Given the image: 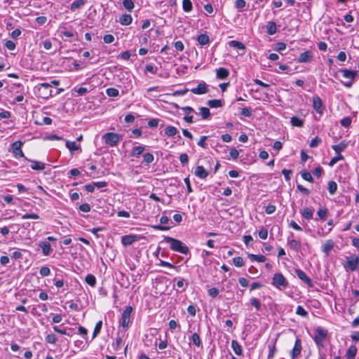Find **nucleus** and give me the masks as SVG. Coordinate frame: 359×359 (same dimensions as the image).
Here are the masks:
<instances>
[{
  "instance_id": "nucleus-1",
  "label": "nucleus",
  "mask_w": 359,
  "mask_h": 359,
  "mask_svg": "<svg viewBox=\"0 0 359 359\" xmlns=\"http://www.w3.org/2000/svg\"><path fill=\"white\" fill-rule=\"evenodd\" d=\"M358 72L349 69H339L335 73V78L339 79L346 87L351 88Z\"/></svg>"
},
{
  "instance_id": "nucleus-2",
  "label": "nucleus",
  "mask_w": 359,
  "mask_h": 359,
  "mask_svg": "<svg viewBox=\"0 0 359 359\" xmlns=\"http://www.w3.org/2000/svg\"><path fill=\"white\" fill-rule=\"evenodd\" d=\"M163 240L165 242L170 244V248L171 250L179 252L184 255H187L189 252V248L184 245L181 241L167 236H164Z\"/></svg>"
},
{
  "instance_id": "nucleus-3",
  "label": "nucleus",
  "mask_w": 359,
  "mask_h": 359,
  "mask_svg": "<svg viewBox=\"0 0 359 359\" xmlns=\"http://www.w3.org/2000/svg\"><path fill=\"white\" fill-rule=\"evenodd\" d=\"M315 334L313 340L319 348H323V341L327 337L328 331L322 327L318 326L315 328Z\"/></svg>"
},
{
  "instance_id": "nucleus-4",
  "label": "nucleus",
  "mask_w": 359,
  "mask_h": 359,
  "mask_svg": "<svg viewBox=\"0 0 359 359\" xmlns=\"http://www.w3.org/2000/svg\"><path fill=\"white\" fill-rule=\"evenodd\" d=\"M121 135L111 132L102 135V139L105 143L111 147H115L121 140Z\"/></svg>"
},
{
  "instance_id": "nucleus-5",
  "label": "nucleus",
  "mask_w": 359,
  "mask_h": 359,
  "mask_svg": "<svg viewBox=\"0 0 359 359\" xmlns=\"http://www.w3.org/2000/svg\"><path fill=\"white\" fill-rule=\"evenodd\" d=\"M133 311V308L131 306H127L122 315L121 318L120 319V325L123 327V329L126 330L128 329L130 323V314Z\"/></svg>"
},
{
  "instance_id": "nucleus-6",
  "label": "nucleus",
  "mask_w": 359,
  "mask_h": 359,
  "mask_svg": "<svg viewBox=\"0 0 359 359\" xmlns=\"http://www.w3.org/2000/svg\"><path fill=\"white\" fill-rule=\"evenodd\" d=\"M271 284L277 288L286 287L288 283L283 275L280 273H275Z\"/></svg>"
},
{
  "instance_id": "nucleus-7",
  "label": "nucleus",
  "mask_w": 359,
  "mask_h": 359,
  "mask_svg": "<svg viewBox=\"0 0 359 359\" xmlns=\"http://www.w3.org/2000/svg\"><path fill=\"white\" fill-rule=\"evenodd\" d=\"M23 145L22 142L15 141L11 144L12 152L15 158L23 157L25 160L27 158L25 156L24 153L22 150V146Z\"/></svg>"
},
{
  "instance_id": "nucleus-8",
  "label": "nucleus",
  "mask_w": 359,
  "mask_h": 359,
  "mask_svg": "<svg viewBox=\"0 0 359 359\" xmlns=\"http://www.w3.org/2000/svg\"><path fill=\"white\" fill-rule=\"evenodd\" d=\"M359 266V258L356 255H353L348 259L346 262L344 264V267L351 270V271H355L357 270Z\"/></svg>"
},
{
  "instance_id": "nucleus-9",
  "label": "nucleus",
  "mask_w": 359,
  "mask_h": 359,
  "mask_svg": "<svg viewBox=\"0 0 359 359\" xmlns=\"http://www.w3.org/2000/svg\"><path fill=\"white\" fill-rule=\"evenodd\" d=\"M50 84L48 83H41L39 86L40 96H41L43 98H48L49 97H51L53 95L52 90L50 89Z\"/></svg>"
},
{
  "instance_id": "nucleus-10",
  "label": "nucleus",
  "mask_w": 359,
  "mask_h": 359,
  "mask_svg": "<svg viewBox=\"0 0 359 359\" xmlns=\"http://www.w3.org/2000/svg\"><path fill=\"white\" fill-rule=\"evenodd\" d=\"M190 91L196 95H203L208 92V88L207 84L202 81L197 86V87L191 88Z\"/></svg>"
},
{
  "instance_id": "nucleus-11",
  "label": "nucleus",
  "mask_w": 359,
  "mask_h": 359,
  "mask_svg": "<svg viewBox=\"0 0 359 359\" xmlns=\"http://www.w3.org/2000/svg\"><path fill=\"white\" fill-rule=\"evenodd\" d=\"M302 341L299 338H297L295 340L294 346L291 351V358L292 359L297 358L301 353L302 351Z\"/></svg>"
},
{
  "instance_id": "nucleus-12",
  "label": "nucleus",
  "mask_w": 359,
  "mask_h": 359,
  "mask_svg": "<svg viewBox=\"0 0 359 359\" xmlns=\"http://www.w3.org/2000/svg\"><path fill=\"white\" fill-rule=\"evenodd\" d=\"M295 273L300 280L304 281L309 286H312L311 280L306 276V274L302 270L299 269H295Z\"/></svg>"
},
{
  "instance_id": "nucleus-13",
  "label": "nucleus",
  "mask_w": 359,
  "mask_h": 359,
  "mask_svg": "<svg viewBox=\"0 0 359 359\" xmlns=\"http://www.w3.org/2000/svg\"><path fill=\"white\" fill-rule=\"evenodd\" d=\"M138 241V237L137 236L133 235H126L122 237L121 243L123 245H130L133 244L134 242Z\"/></svg>"
},
{
  "instance_id": "nucleus-14",
  "label": "nucleus",
  "mask_w": 359,
  "mask_h": 359,
  "mask_svg": "<svg viewBox=\"0 0 359 359\" xmlns=\"http://www.w3.org/2000/svg\"><path fill=\"white\" fill-rule=\"evenodd\" d=\"M313 56V53L311 50H306L300 54L298 61L301 62H309L312 60Z\"/></svg>"
},
{
  "instance_id": "nucleus-15",
  "label": "nucleus",
  "mask_w": 359,
  "mask_h": 359,
  "mask_svg": "<svg viewBox=\"0 0 359 359\" xmlns=\"http://www.w3.org/2000/svg\"><path fill=\"white\" fill-rule=\"evenodd\" d=\"M323 102L321 99L318 96L315 95L313 97V107L315 111L318 113H322Z\"/></svg>"
},
{
  "instance_id": "nucleus-16",
  "label": "nucleus",
  "mask_w": 359,
  "mask_h": 359,
  "mask_svg": "<svg viewBox=\"0 0 359 359\" xmlns=\"http://www.w3.org/2000/svg\"><path fill=\"white\" fill-rule=\"evenodd\" d=\"M194 174L201 179H205L208 176V172L202 165L196 168Z\"/></svg>"
},
{
  "instance_id": "nucleus-17",
  "label": "nucleus",
  "mask_w": 359,
  "mask_h": 359,
  "mask_svg": "<svg viewBox=\"0 0 359 359\" xmlns=\"http://www.w3.org/2000/svg\"><path fill=\"white\" fill-rule=\"evenodd\" d=\"M133 18L129 14H123L119 18V22L122 25H129L132 23Z\"/></svg>"
},
{
  "instance_id": "nucleus-18",
  "label": "nucleus",
  "mask_w": 359,
  "mask_h": 359,
  "mask_svg": "<svg viewBox=\"0 0 359 359\" xmlns=\"http://www.w3.org/2000/svg\"><path fill=\"white\" fill-rule=\"evenodd\" d=\"M39 245L42 249L44 255L47 256L50 254L51 246L48 242L42 241L39 244Z\"/></svg>"
},
{
  "instance_id": "nucleus-19",
  "label": "nucleus",
  "mask_w": 359,
  "mask_h": 359,
  "mask_svg": "<svg viewBox=\"0 0 359 359\" xmlns=\"http://www.w3.org/2000/svg\"><path fill=\"white\" fill-rule=\"evenodd\" d=\"M231 348L233 350L234 353L237 355H241L243 353V348L239 343L236 340L231 341Z\"/></svg>"
},
{
  "instance_id": "nucleus-20",
  "label": "nucleus",
  "mask_w": 359,
  "mask_h": 359,
  "mask_svg": "<svg viewBox=\"0 0 359 359\" xmlns=\"http://www.w3.org/2000/svg\"><path fill=\"white\" fill-rule=\"evenodd\" d=\"M197 41L200 45L205 46L210 43V37L206 34H201L198 36Z\"/></svg>"
},
{
  "instance_id": "nucleus-21",
  "label": "nucleus",
  "mask_w": 359,
  "mask_h": 359,
  "mask_svg": "<svg viewBox=\"0 0 359 359\" xmlns=\"http://www.w3.org/2000/svg\"><path fill=\"white\" fill-rule=\"evenodd\" d=\"M27 161L32 162V164L31 165V168L32 170L41 171L45 168L44 163H43L40 161H32V160H29V159H27Z\"/></svg>"
},
{
  "instance_id": "nucleus-22",
  "label": "nucleus",
  "mask_w": 359,
  "mask_h": 359,
  "mask_svg": "<svg viewBox=\"0 0 359 359\" xmlns=\"http://www.w3.org/2000/svg\"><path fill=\"white\" fill-rule=\"evenodd\" d=\"M216 75L217 79L223 80L228 77L229 72L227 69H217Z\"/></svg>"
},
{
  "instance_id": "nucleus-23",
  "label": "nucleus",
  "mask_w": 359,
  "mask_h": 359,
  "mask_svg": "<svg viewBox=\"0 0 359 359\" xmlns=\"http://www.w3.org/2000/svg\"><path fill=\"white\" fill-rule=\"evenodd\" d=\"M178 133V130L172 126H168L165 128V135L168 137H174L175 135Z\"/></svg>"
},
{
  "instance_id": "nucleus-24",
  "label": "nucleus",
  "mask_w": 359,
  "mask_h": 359,
  "mask_svg": "<svg viewBox=\"0 0 359 359\" xmlns=\"http://www.w3.org/2000/svg\"><path fill=\"white\" fill-rule=\"evenodd\" d=\"M333 241L332 240H327L322 247L323 252H325L327 255H328L330 250L333 248Z\"/></svg>"
},
{
  "instance_id": "nucleus-25",
  "label": "nucleus",
  "mask_w": 359,
  "mask_h": 359,
  "mask_svg": "<svg viewBox=\"0 0 359 359\" xmlns=\"http://www.w3.org/2000/svg\"><path fill=\"white\" fill-rule=\"evenodd\" d=\"M144 150L145 147L144 146L134 147L131 151V156L136 158L139 157Z\"/></svg>"
},
{
  "instance_id": "nucleus-26",
  "label": "nucleus",
  "mask_w": 359,
  "mask_h": 359,
  "mask_svg": "<svg viewBox=\"0 0 359 359\" xmlns=\"http://www.w3.org/2000/svg\"><path fill=\"white\" fill-rule=\"evenodd\" d=\"M267 33L269 35H273L277 32L276 24L275 22L271 21L266 25Z\"/></svg>"
},
{
  "instance_id": "nucleus-27",
  "label": "nucleus",
  "mask_w": 359,
  "mask_h": 359,
  "mask_svg": "<svg viewBox=\"0 0 359 359\" xmlns=\"http://www.w3.org/2000/svg\"><path fill=\"white\" fill-rule=\"evenodd\" d=\"M357 351L358 349L356 346L354 345H351L346 351V357L348 359H354L356 355Z\"/></svg>"
},
{
  "instance_id": "nucleus-28",
  "label": "nucleus",
  "mask_w": 359,
  "mask_h": 359,
  "mask_svg": "<svg viewBox=\"0 0 359 359\" xmlns=\"http://www.w3.org/2000/svg\"><path fill=\"white\" fill-rule=\"evenodd\" d=\"M346 147L347 144L344 142H341L338 144H334L332 146V149L339 154H340V152L343 151Z\"/></svg>"
},
{
  "instance_id": "nucleus-29",
  "label": "nucleus",
  "mask_w": 359,
  "mask_h": 359,
  "mask_svg": "<svg viewBox=\"0 0 359 359\" xmlns=\"http://www.w3.org/2000/svg\"><path fill=\"white\" fill-rule=\"evenodd\" d=\"M230 47L244 51L245 47V45L238 41H231L229 42Z\"/></svg>"
},
{
  "instance_id": "nucleus-30",
  "label": "nucleus",
  "mask_w": 359,
  "mask_h": 359,
  "mask_svg": "<svg viewBox=\"0 0 359 359\" xmlns=\"http://www.w3.org/2000/svg\"><path fill=\"white\" fill-rule=\"evenodd\" d=\"M248 256L252 262H264L266 259L265 256L262 255L248 254Z\"/></svg>"
},
{
  "instance_id": "nucleus-31",
  "label": "nucleus",
  "mask_w": 359,
  "mask_h": 359,
  "mask_svg": "<svg viewBox=\"0 0 359 359\" xmlns=\"http://www.w3.org/2000/svg\"><path fill=\"white\" fill-rule=\"evenodd\" d=\"M303 217L306 219H311L313 218V210L309 208H305L302 210L301 212Z\"/></svg>"
},
{
  "instance_id": "nucleus-32",
  "label": "nucleus",
  "mask_w": 359,
  "mask_h": 359,
  "mask_svg": "<svg viewBox=\"0 0 359 359\" xmlns=\"http://www.w3.org/2000/svg\"><path fill=\"white\" fill-rule=\"evenodd\" d=\"M269 352L268 354V358L271 359L273 358L275 352L276 351V342L275 341H271L268 345Z\"/></svg>"
},
{
  "instance_id": "nucleus-33",
  "label": "nucleus",
  "mask_w": 359,
  "mask_h": 359,
  "mask_svg": "<svg viewBox=\"0 0 359 359\" xmlns=\"http://www.w3.org/2000/svg\"><path fill=\"white\" fill-rule=\"evenodd\" d=\"M287 243L289 246L296 251H298L301 247L300 242L294 239L288 240Z\"/></svg>"
},
{
  "instance_id": "nucleus-34",
  "label": "nucleus",
  "mask_w": 359,
  "mask_h": 359,
  "mask_svg": "<svg viewBox=\"0 0 359 359\" xmlns=\"http://www.w3.org/2000/svg\"><path fill=\"white\" fill-rule=\"evenodd\" d=\"M85 281L91 287H95L96 285V278L93 274H88L85 278Z\"/></svg>"
},
{
  "instance_id": "nucleus-35",
  "label": "nucleus",
  "mask_w": 359,
  "mask_h": 359,
  "mask_svg": "<svg viewBox=\"0 0 359 359\" xmlns=\"http://www.w3.org/2000/svg\"><path fill=\"white\" fill-rule=\"evenodd\" d=\"M66 147L69 149L70 151H77L80 149V146L76 144L75 142H71L69 140L66 141Z\"/></svg>"
},
{
  "instance_id": "nucleus-36",
  "label": "nucleus",
  "mask_w": 359,
  "mask_h": 359,
  "mask_svg": "<svg viewBox=\"0 0 359 359\" xmlns=\"http://www.w3.org/2000/svg\"><path fill=\"white\" fill-rule=\"evenodd\" d=\"M327 189L331 195H334L337 190V184L334 181H330L328 182Z\"/></svg>"
},
{
  "instance_id": "nucleus-37",
  "label": "nucleus",
  "mask_w": 359,
  "mask_h": 359,
  "mask_svg": "<svg viewBox=\"0 0 359 359\" xmlns=\"http://www.w3.org/2000/svg\"><path fill=\"white\" fill-rule=\"evenodd\" d=\"M85 4V1L84 0H76V1H74L70 6V9L72 11H75L81 7H82L83 6H84Z\"/></svg>"
},
{
  "instance_id": "nucleus-38",
  "label": "nucleus",
  "mask_w": 359,
  "mask_h": 359,
  "mask_svg": "<svg viewBox=\"0 0 359 359\" xmlns=\"http://www.w3.org/2000/svg\"><path fill=\"white\" fill-rule=\"evenodd\" d=\"M290 123L293 126L302 127L304 125V121L296 116H292L290 120Z\"/></svg>"
},
{
  "instance_id": "nucleus-39",
  "label": "nucleus",
  "mask_w": 359,
  "mask_h": 359,
  "mask_svg": "<svg viewBox=\"0 0 359 359\" xmlns=\"http://www.w3.org/2000/svg\"><path fill=\"white\" fill-rule=\"evenodd\" d=\"M200 114L203 119H207L210 116V109L207 107H202L199 108Z\"/></svg>"
},
{
  "instance_id": "nucleus-40",
  "label": "nucleus",
  "mask_w": 359,
  "mask_h": 359,
  "mask_svg": "<svg viewBox=\"0 0 359 359\" xmlns=\"http://www.w3.org/2000/svg\"><path fill=\"white\" fill-rule=\"evenodd\" d=\"M208 105L211 108H218L222 107L220 100H210L208 102Z\"/></svg>"
},
{
  "instance_id": "nucleus-41",
  "label": "nucleus",
  "mask_w": 359,
  "mask_h": 359,
  "mask_svg": "<svg viewBox=\"0 0 359 359\" xmlns=\"http://www.w3.org/2000/svg\"><path fill=\"white\" fill-rule=\"evenodd\" d=\"M182 8L184 11L185 12H190L192 8V3L190 0H183L182 1Z\"/></svg>"
},
{
  "instance_id": "nucleus-42",
  "label": "nucleus",
  "mask_w": 359,
  "mask_h": 359,
  "mask_svg": "<svg viewBox=\"0 0 359 359\" xmlns=\"http://www.w3.org/2000/svg\"><path fill=\"white\" fill-rule=\"evenodd\" d=\"M102 321L100 320L96 323V325L95 326L93 333V339L95 338L99 334V333L100 332V330L102 329Z\"/></svg>"
},
{
  "instance_id": "nucleus-43",
  "label": "nucleus",
  "mask_w": 359,
  "mask_h": 359,
  "mask_svg": "<svg viewBox=\"0 0 359 359\" xmlns=\"http://www.w3.org/2000/svg\"><path fill=\"white\" fill-rule=\"evenodd\" d=\"M123 6L126 10L130 11L133 9L135 4L133 0H123Z\"/></svg>"
},
{
  "instance_id": "nucleus-44",
  "label": "nucleus",
  "mask_w": 359,
  "mask_h": 359,
  "mask_svg": "<svg viewBox=\"0 0 359 359\" xmlns=\"http://www.w3.org/2000/svg\"><path fill=\"white\" fill-rule=\"evenodd\" d=\"M191 340L193 342V344L198 347H199L201 345L200 336L197 333H194L192 334Z\"/></svg>"
},
{
  "instance_id": "nucleus-45",
  "label": "nucleus",
  "mask_w": 359,
  "mask_h": 359,
  "mask_svg": "<svg viewBox=\"0 0 359 359\" xmlns=\"http://www.w3.org/2000/svg\"><path fill=\"white\" fill-rule=\"evenodd\" d=\"M106 93L109 97H116L118 95V90L114 88H109L106 90Z\"/></svg>"
},
{
  "instance_id": "nucleus-46",
  "label": "nucleus",
  "mask_w": 359,
  "mask_h": 359,
  "mask_svg": "<svg viewBox=\"0 0 359 359\" xmlns=\"http://www.w3.org/2000/svg\"><path fill=\"white\" fill-rule=\"evenodd\" d=\"M302 177L306 181H308L309 182H313V177L311 176V173L308 171L304 170L302 172Z\"/></svg>"
},
{
  "instance_id": "nucleus-47",
  "label": "nucleus",
  "mask_w": 359,
  "mask_h": 359,
  "mask_svg": "<svg viewBox=\"0 0 359 359\" xmlns=\"http://www.w3.org/2000/svg\"><path fill=\"white\" fill-rule=\"evenodd\" d=\"M233 263L237 267H241L244 265V261L241 257H234L233 259Z\"/></svg>"
},
{
  "instance_id": "nucleus-48",
  "label": "nucleus",
  "mask_w": 359,
  "mask_h": 359,
  "mask_svg": "<svg viewBox=\"0 0 359 359\" xmlns=\"http://www.w3.org/2000/svg\"><path fill=\"white\" fill-rule=\"evenodd\" d=\"M250 304L256 309L257 311L261 310V303L255 297L250 299Z\"/></svg>"
},
{
  "instance_id": "nucleus-49",
  "label": "nucleus",
  "mask_w": 359,
  "mask_h": 359,
  "mask_svg": "<svg viewBox=\"0 0 359 359\" xmlns=\"http://www.w3.org/2000/svg\"><path fill=\"white\" fill-rule=\"evenodd\" d=\"M296 313L302 317H307L308 313L302 306H298L296 309Z\"/></svg>"
},
{
  "instance_id": "nucleus-50",
  "label": "nucleus",
  "mask_w": 359,
  "mask_h": 359,
  "mask_svg": "<svg viewBox=\"0 0 359 359\" xmlns=\"http://www.w3.org/2000/svg\"><path fill=\"white\" fill-rule=\"evenodd\" d=\"M327 210L325 208H320L317 212L318 217L321 219H323V220L325 219V218L327 217Z\"/></svg>"
},
{
  "instance_id": "nucleus-51",
  "label": "nucleus",
  "mask_w": 359,
  "mask_h": 359,
  "mask_svg": "<svg viewBox=\"0 0 359 359\" xmlns=\"http://www.w3.org/2000/svg\"><path fill=\"white\" fill-rule=\"evenodd\" d=\"M340 123L342 126L348 128L351 123V118L348 116L344 117L340 121Z\"/></svg>"
},
{
  "instance_id": "nucleus-52",
  "label": "nucleus",
  "mask_w": 359,
  "mask_h": 359,
  "mask_svg": "<svg viewBox=\"0 0 359 359\" xmlns=\"http://www.w3.org/2000/svg\"><path fill=\"white\" fill-rule=\"evenodd\" d=\"M143 157L144 161L148 164L152 163L154 160V155L151 153L145 154Z\"/></svg>"
},
{
  "instance_id": "nucleus-53",
  "label": "nucleus",
  "mask_w": 359,
  "mask_h": 359,
  "mask_svg": "<svg viewBox=\"0 0 359 359\" xmlns=\"http://www.w3.org/2000/svg\"><path fill=\"white\" fill-rule=\"evenodd\" d=\"M344 157L341 154H339L338 156L332 158L331 161L329 162L328 165L332 167L335 163H337L339 161L343 160Z\"/></svg>"
},
{
  "instance_id": "nucleus-54",
  "label": "nucleus",
  "mask_w": 359,
  "mask_h": 359,
  "mask_svg": "<svg viewBox=\"0 0 359 359\" xmlns=\"http://www.w3.org/2000/svg\"><path fill=\"white\" fill-rule=\"evenodd\" d=\"M22 218L24 219H37L39 218V215L36 213H26L22 216Z\"/></svg>"
},
{
  "instance_id": "nucleus-55",
  "label": "nucleus",
  "mask_w": 359,
  "mask_h": 359,
  "mask_svg": "<svg viewBox=\"0 0 359 359\" xmlns=\"http://www.w3.org/2000/svg\"><path fill=\"white\" fill-rule=\"evenodd\" d=\"M39 273L41 276L45 277L50 275V270L47 266H43L41 268Z\"/></svg>"
},
{
  "instance_id": "nucleus-56",
  "label": "nucleus",
  "mask_w": 359,
  "mask_h": 359,
  "mask_svg": "<svg viewBox=\"0 0 359 359\" xmlns=\"http://www.w3.org/2000/svg\"><path fill=\"white\" fill-rule=\"evenodd\" d=\"M46 341L49 344H55L57 341V337L55 334H50L46 337Z\"/></svg>"
},
{
  "instance_id": "nucleus-57",
  "label": "nucleus",
  "mask_w": 359,
  "mask_h": 359,
  "mask_svg": "<svg viewBox=\"0 0 359 359\" xmlns=\"http://www.w3.org/2000/svg\"><path fill=\"white\" fill-rule=\"evenodd\" d=\"M259 236L260 238L265 240L268 236V231L265 228H262L259 231Z\"/></svg>"
},
{
  "instance_id": "nucleus-58",
  "label": "nucleus",
  "mask_w": 359,
  "mask_h": 359,
  "mask_svg": "<svg viewBox=\"0 0 359 359\" xmlns=\"http://www.w3.org/2000/svg\"><path fill=\"white\" fill-rule=\"evenodd\" d=\"M208 292L211 297L215 298L218 295L219 290L216 287H212L208 290Z\"/></svg>"
},
{
  "instance_id": "nucleus-59",
  "label": "nucleus",
  "mask_w": 359,
  "mask_h": 359,
  "mask_svg": "<svg viewBox=\"0 0 359 359\" xmlns=\"http://www.w3.org/2000/svg\"><path fill=\"white\" fill-rule=\"evenodd\" d=\"M5 46L10 50H13L16 48L15 43L11 40H8L6 41Z\"/></svg>"
},
{
  "instance_id": "nucleus-60",
  "label": "nucleus",
  "mask_w": 359,
  "mask_h": 359,
  "mask_svg": "<svg viewBox=\"0 0 359 359\" xmlns=\"http://www.w3.org/2000/svg\"><path fill=\"white\" fill-rule=\"evenodd\" d=\"M276 210V208L274 205L269 204L265 209V212L268 215H271Z\"/></svg>"
},
{
  "instance_id": "nucleus-61",
  "label": "nucleus",
  "mask_w": 359,
  "mask_h": 359,
  "mask_svg": "<svg viewBox=\"0 0 359 359\" xmlns=\"http://www.w3.org/2000/svg\"><path fill=\"white\" fill-rule=\"evenodd\" d=\"M103 40L106 43H111L114 41V36L112 34H105L103 37Z\"/></svg>"
},
{
  "instance_id": "nucleus-62",
  "label": "nucleus",
  "mask_w": 359,
  "mask_h": 359,
  "mask_svg": "<svg viewBox=\"0 0 359 359\" xmlns=\"http://www.w3.org/2000/svg\"><path fill=\"white\" fill-rule=\"evenodd\" d=\"M241 114L245 117H250L252 115L251 109L248 107H244L241 109Z\"/></svg>"
},
{
  "instance_id": "nucleus-63",
  "label": "nucleus",
  "mask_w": 359,
  "mask_h": 359,
  "mask_svg": "<svg viewBox=\"0 0 359 359\" xmlns=\"http://www.w3.org/2000/svg\"><path fill=\"white\" fill-rule=\"evenodd\" d=\"M79 210L83 212H88L90 211V206L88 203H83L79 206Z\"/></svg>"
},
{
  "instance_id": "nucleus-64",
  "label": "nucleus",
  "mask_w": 359,
  "mask_h": 359,
  "mask_svg": "<svg viewBox=\"0 0 359 359\" xmlns=\"http://www.w3.org/2000/svg\"><path fill=\"white\" fill-rule=\"evenodd\" d=\"M321 142V139L318 138V137L313 138L311 140V142H310V147L311 148H314V147H318V145L319 144V143Z\"/></svg>"
}]
</instances>
